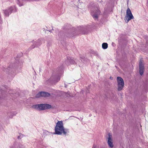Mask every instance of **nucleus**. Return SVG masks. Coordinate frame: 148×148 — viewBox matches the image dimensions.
Here are the masks:
<instances>
[{"label": "nucleus", "instance_id": "13", "mask_svg": "<svg viewBox=\"0 0 148 148\" xmlns=\"http://www.w3.org/2000/svg\"><path fill=\"white\" fill-rule=\"evenodd\" d=\"M52 134V132H49L46 130H45L43 131L42 136L45 137L49 135Z\"/></svg>", "mask_w": 148, "mask_h": 148}, {"label": "nucleus", "instance_id": "16", "mask_svg": "<svg viewBox=\"0 0 148 148\" xmlns=\"http://www.w3.org/2000/svg\"><path fill=\"white\" fill-rule=\"evenodd\" d=\"M22 146L21 145H19L18 147H17V148H22Z\"/></svg>", "mask_w": 148, "mask_h": 148}, {"label": "nucleus", "instance_id": "11", "mask_svg": "<svg viewBox=\"0 0 148 148\" xmlns=\"http://www.w3.org/2000/svg\"><path fill=\"white\" fill-rule=\"evenodd\" d=\"M144 70V65L142 64V62L140 61L139 62V73L141 75L143 74Z\"/></svg>", "mask_w": 148, "mask_h": 148}, {"label": "nucleus", "instance_id": "8", "mask_svg": "<svg viewBox=\"0 0 148 148\" xmlns=\"http://www.w3.org/2000/svg\"><path fill=\"white\" fill-rule=\"evenodd\" d=\"M50 93L45 92H40L38 93L36 96V98H39L40 97H47L50 96Z\"/></svg>", "mask_w": 148, "mask_h": 148}, {"label": "nucleus", "instance_id": "7", "mask_svg": "<svg viewBox=\"0 0 148 148\" xmlns=\"http://www.w3.org/2000/svg\"><path fill=\"white\" fill-rule=\"evenodd\" d=\"M13 11L14 12H16L17 11V9L15 6L11 7L8 10H5L4 12L5 16H8Z\"/></svg>", "mask_w": 148, "mask_h": 148}, {"label": "nucleus", "instance_id": "9", "mask_svg": "<svg viewBox=\"0 0 148 148\" xmlns=\"http://www.w3.org/2000/svg\"><path fill=\"white\" fill-rule=\"evenodd\" d=\"M107 143L109 147L112 148L114 145L112 142V135H110V133L108 134V138Z\"/></svg>", "mask_w": 148, "mask_h": 148}, {"label": "nucleus", "instance_id": "10", "mask_svg": "<svg viewBox=\"0 0 148 148\" xmlns=\"http://www.w3.org/2000/svg\"><path fill=\"white\" fill-rule=\"evenodd\" d=\"M75 62L73 58L69 57L67 58V60L65 62V64L67 65L74 64Z\"/></svg>", "mask_w": 148, "mask_h": 148}, {"label": "nucleus", "instance_id": "12", "mask_svg": "<svg viewBox=\"0 0 148 148\" xmlns=\"http://www.w3.org/2000/svg\"><path fill=\"white\" fill-rule=\"evenodd\" d=\"M60 75H58L55 76L54 77H53V81L54 82H57L60 80Z\"/></svg>", "mask_w": 148, "mask_h": 148}, {"label": "nucleus", "instance_id": "5", "mask_svg": "<svg viewBox=\"0 0 148 148\" xmlns=\"http://www.w3.org/2000/svg\"><path fill=\"white\" fill-rule=\"evenodd\" d=\"M117 82L118 83V90L119 91L121 90L124 87V82L123 79L121 77H117Z\"/></svg>", "mask_w": 148, "mask_h": 148}, {"label": "nucleus", "instance_id": "20", "mask_svg": "<svg viewBox=\"0 0 148 148\" xmlns=\"http://www.w3.org/2000/svg\"><path fill=\"white\" fill-rule=\"evenodd\" d=\"M82 61L83 62V60H82Z\"/></svg>", "mask_w": 148, "mask_h": 148}, {"label": "nucleus", "instance_id": "19", "mask_svg": "<svg viewBox=\"0 0 148 148\" xmlns=\"http://www.w3.org/2000/svg\"><path fill=\"white\" fill-rule=\"evenodd\" d=\"M81 58H82V59H83V57H82V58H81Z\"/></svg>", "mask_w": 148, "mask_h": 148}, {"label": "nucleus", "instance_id": "15", "mask_svg": "<svg viewBox=\"0 0 148 148\" xmlns=\"http://www.w3.org/2000/svg\"><path fill=\"white\" fill-rule=\"evenodd\" d=\"M23 135L21 134H20L19 136H18V139L21 138H20V137H23Z\"/></svg>", "mask_w": 148, "mask_h": 148}, {"label": "nucleus", "instance_id": "6", "mask_svg": "<svg viewBox=\"0 0 148 148\" xmlns=\"http://www.w3.org/2000/svg\"><path fill=\"white\" fill-rule=\"evenodd\" d=\"M125 18L126 23H128L130 20L133 19L134 18L129 8H128L127 10L126 15Z\"/></svg>", "mask_w": 148, "mask_h": 148}, {"label": "nucleus", "instance_id": "2", "mask_svg": "<svg viewBox=\"0 0 148 148\" xmlns=\"http://www.w3.org/2000/svg\"><path fill=\"white\" fill-rule=\"evenodd\" d=\"M98 6L97 4H95L92 2L90 3L89 5V8L91 11L92 15L93 18L96 19L98 18V16L100 13Z\"/></svg>", "mask_w": 148, "mask_h": 148}, {"label": "nucleus", "instance_id": "4", "mask_svg": "<svg viewBox=\"0 0 148 148\" xmlns=\"http://www.w3.org/2000/svg\"><path fill=\"white\" fill-rule=\"evenodd\" d=\"M33 44L30 47L29 49L31 50L36 47H38L42 44V42L44 43L45 40L43 38L38 39L36 41H33Z\"/></svg>", "mask_w": 148, "mask_h": 148}, {"label": "nucleus", "instance_id": "17", "mask_svg": "<svg viewBox=\"0 0 148 148\" xmlns=\"http://www.w3.org/2000/svg\"><path fill=\"white\" fill-rule=\"evenodd\" d=\"M110 79H113V77H110Z\"/></svg>", "mask_w": 148, "mask_h": 148}, {"label": "nucleus", "instance_id": "14", "mask_svg": "<svg viewBox=\"0 0 148 148\" xmlns=\"http://www.w3.org/2000/svg\"><path fill=\"white\" fill-rule=\"evenodd\" d=\"M108 45L106 43H103L102 44V47L104 49H106L108 48Z\"/></svg>", "mask_w": 148, "mask_h": 148}, {"label": "nucleus", "instance_id": "1", "mask_svg": "<svg viewBox=\"0 0 148 148\" xmlns=\"http://www.w3.org/2000/svg\"><path fill=\"white\" fill-rule=\"evenodd\" d=\"M55 133L58 135H61L63 133L66 135V133L69 132V130L68 129H64L63 126V124L62 121H58L56 123L55 129Z\"/></svg>", "mask_w": 148, "mask_h": 148}, {"label": "nucleus", "instance_id": "3", "mask_svg": "<svg viewBox=\"0 0 148 148\" xmlns=\"http://www.w3.org/2000/svg\"><path fill=\"white\" fill-rule=\"evenodd\" d=\"M51 107V106L50 105L47 104H41L34 106V107L35 108L39 110L49 109Z\"/></svg>", "mask_w": 148, "mask_h": 148}, {"label": "nucleus", "instance_id": "18", "mask_svg": "<svg viewBox=\"0 0 148 148\" xmlns=\"http://www.w3.org/2000/svg\"><path fill=\"white\" fill-rule=\"evenodd\" d=\"M53 77H51V79H52Z\"/></svg>", "mask_w": 148, "mask_h": 148}]
</instances>
